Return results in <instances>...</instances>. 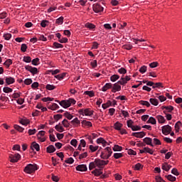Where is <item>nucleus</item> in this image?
Returning a JSON list of instances; mask_svg holds the SVG:
<instances>
[{"label":"nucleus","instance_id":"57","mask_svg":"<svg viewBox=\"0 0 182 182\" xmlns=\"http://www.w3.org/2000/svg\"><path fill=\"white\" fill-rule=\"evenodd\" d=\"M166 178L167 180H168L169 181H176V177L173 176L172 175H168L166 176Z\"/></svg>","mask_w":182,"mask_h":182},{"label":"nucleus","instance_id":"24","mask_svg":"<svg viewBox=\"0 0 182 182\" xmlns=\"http://www.w3.org/2000/svg\"><path fill=\"white\" fill-rule=\"evenodd\" d=\"M149 102L151 105H153V106H158L159 105V100L156 98H150Z\"/></svg>","mask_w":182,"mask_h":182},{"label":"nucleus","instance_id":"10","mask_svg":"<svg viewBox=\"0 0 182 182\" xmlns=\"http://www.w3.org/2000/svg\"><path fill=\"white\" fill-rule=\"evenodd\" d=\"M95 163L97 167H98V168H103V167L105 166L104 165V160H100L99 159H95Z\"/></svg>","mask_w":182,"mask_h":182},{"label":"nucleus","instance_id":"63","mask_svg":"<svg viewBox=\"0 0 182 182\" xmlns=\"http://www.w3.org/2000/svg\"><path fill=\"white\" fill-rule=\"evenodd\" d=\"M26 49H28V46L25 43L22 44L21 47V52H26Z\"/></svg>","mask_w":182,"mask_h":182},{"label":"nucleus","instance_id":"31","mask_svg":"<svg viewBox=\"0 0 182 182\" xmlns=\"http://www.w3.org/2000/svg\"><path fill=\"white\" fill-rule=\"evenodd\" d=\"M55 130H57V132H59V133H62L65 130L63 127H62V126H60L59 124L55 125Z\"/></svg>","mask_w":182,"mask_h":182},{"label":"nucleus","instance_id":"44","mask_svg":"<svg viewBox=\"0 0 182 182\" xmlns=\"http://www.w3.org/2000/svg\"><path fill=\"white\" fill-rule=\"evenodd\" d=\"M180 126H181V122L178 121L175 124V130L176 132H179Z\"/></svg>","mask_w":182,"mask_h":182},{"label":"nucleus","instance_id":"20","mask_svg":"<svg viewBox=\"0 0 182 182\" xmlns=\"http://www.w3.org/2000/svg\"><path fill=\"white\" fill-rule=\"evenodd\" d=\"M122 127H123V124L119 123V122H117L114 124V129H115V130H118L119 132Z\"/></svg>","mask_w":182,"mask_h":182},{"label":"nucleus","instance_id":"30","mask_svg":"<svg viewBox=\"0 0 182 182\" xmlns=\"http://www.w3.org/2000/svg\"><path fill=\"white\" fill-rule=\"evenodd\" d=\"M85 28H87L88 29H95L96 28V26L92 23H86L85 24Z\"/></svg>","mask_w":182,"mask_h":182},{"label":"nucleus","instance_id":"36","mask_svg":"<svg viewBox=\"0 0 182 182\" xmlns=\"http://www.w3.org/2000/svg\"><path fill=\"white\" fill-rule=\"evenodd\" d=\"M160 87H163V83L161 82H156L154 83V86H153V88L152 89H160Z\"/></svg>","mask_w":182,"mask_h":182},{"label":"nucleus","instance_id":"23","mask_svg":"<svg viewBox=\"0 0 182 182\" xmlns=\"http://www.w3.org/2000/svg\"><path fill=\"white\" fill-rule=\"evenodd\" d=\"M171 168V166L168 165V163H165L162 165V170H164L165 171H169Z\"/></svg>","mask_w":182,"mask_h":182},{"label":"nucleus","instance_id":"5","mask_svg":"<svg viewBox=\"0 0 182 182\" xmlns=\"http://www.w3.org/2000/svg\"><path fill=\"white\" fill-rule=\"evenodd\" d=\"M25 69L26 70H28V72H30L33 75H37L39 73V70H38V68L35 67H32L31 65H26Z\"/></svg>","mask_w":182,"mask_h":182},{"label":"nucleus","instance_id":"21","mask_svg":"<svg viewBox=\"0 0 182 182\" xmlns=\"http://www.w3.org/2000/svg\"><path fill=\"white\" fill-rule=\"evenodd\" d=\"M112 83H106L105 86L102 87V92H107L108 89H112Z\"/></svg>","mask_w":182,"mask_h":182},{"label":"nucleus","instance_id":"18","mask_svg":"<svg viewBox=\"0 0 182 182\" xmlns=\"http://www.w3.org/2000/svg\"><path fill=\"white\" fill-rule=\"evenodd\" d=\"M143 141L146 143L148 146H151L153 147V144L151 143L153 141V139L150 137H146L143 139Z\"/></svg>","mask_w":182,"mask_h":182},{"label":"nucleus","instance_id":"34","mask_svg":"<svg viewBox=\"0 0 182 182\" xmlns=\"http://www.w3.org/2000/svg\"><path fill=\"white\" fill-rule=\"evenodd\" d=\"M3 92L4 93H12V92H14V90H12V88H11L9 87H4L3 88Z\"/></svg>","mask_w":182,"mask_h":182},{"label":"nucleus","instance_id":"51","mask_svg":"<svg viewBox=\"0 0 182 182\" xmlns=\"http://www.w3.org/2000/svg\"><path fill=\"white\" fill-rule=\"evenodd\" d=\"M114 157L116 159H122V157H123V154H122V153H114Z\"/></svg>","mask_w":182,"mask_h":182},{"label":"nucleus","instance_id":"52","mask_svg":"<svg viewBox=\"0 0 182 182\" xmlns=\"http://www.w3.org/2000/svg\"><path fill=\"white\" fill-rule=\"evenodd\" d=\"M96 163L94 162H91L89 164V170H93V168H96Z\"/></svg>","mask_w":182,"mask_h":182},{"label":"nucleus","instance_id":"35","mask_svg":"<svg viewBox=\"0 0 182 182\" xmlns=\"http://www.w3.org/2000/svg\"><path fill=\"white\" fill-rule=\"evenodd\" d=\"M109 106H112V101L108 100V101L107 102V103L102 104V109H107V107H109Z\"/></svg>","mask_w":182,"mask_h":182},{"label":"nucleus","instance_id":"26","mask_svg":"<svg viewBox=\"0 0 182 182\" xmlns=\"http://www.w3.org/2000/svg\"><path fill=\"white\" fill-rule=\"evenodd\" d=\"M156 118L157 119L159 123L163 124L166 122V119L161 115H157Z\"/></svg>","mask_w":182,"mask_h":182},{"label":"nucleus","instance_id":"9","mask_svg":"<svg viewBox=\"0 0 182 182\" xmlns=\"http://www.w3.org/2000/svg\"><path fill=\"white\" fill-rule=\"evenodd\" d=\"M130 79V77H129L128 75H126L125 77H122L121 79L118 81V83H119V85H122V86H124V85H126V83H127V82H129Z\"/></svg>","mask_w":182,"mask_h":182},{"label":"nucleus","instance_id":"46","mask_svg":"<svg viewBox=\"0 0 182 182\" xmlns=\"http://www.w3.org/2000/svg\"><path fill=\"white\" fill-rule=\"evenodd\" d=\"M140 73H146L147 72V66L143 65L139 69Z\"/></svg>","mask_w":182,"mask_h":182},{"label":"nucleus","instance_id":"48","mask_svg":"<svg viewBox=\"0 0 182 182\" xmlns=\"http://www.w3.org/2000/svg\"><path fill=\"white\" fill-rule=\"evenodd\" d=\"M89 149L91 150L92 153H94V151H96L97 149H99V146H94L93 145H90Z\"/></svg>","mask_w":182,"mask_h":182},{"label":"nucleus","instance_id":"22","mask_svg":"<svg viewBox=\"0 0 182 182\" xmlns=\"http://www.w3.org/2000/svg\"><path fill=\"white\" fill-rule=\"evenodd\" d=\"M85 116H93V111L90 110V108L84 109Z\"/></svg>","mask_w":182,"mask_h":182},{"label":"nucleus","instance_id":"61","mask_svg":"<svg viewBox=\"0 0 182 182\" xmlns=\"http://www.w3.org/2000/svg\"><path fill=\"white\" fill-rule=\"evenodd\" d=\"M82 124H85V126H88L89 127H92V122L86 121V120H83L82 122Z\"/></svg>","mask_w":182,"mask_h":182},{"label":"nucleus","instance_id":"40","mask_svg":"<svg viewBox=\"0 0 182 182\" xmlns=\"http://www.w3.org/2000/svg\"><path fill=\"white\" fill-rule=\"evenodd\" d=\"M23 60L26 62V63H31L32 58L30 56H24Z\"/></svg>","mask_w":182,"mask_h":182},{"label":"nucleus","instance_id":"38","mask_svg":"<svg viewBox=\"0 0 182 182\" xmlns=\"http://www.w3.org/2000/svg\"><path fill=\"white\" fill-rule=\"evenodd\" d=\"M46 89L47 90H54V89H56V87L55 85H53L48 84L46 86Z\"/></svg>","mask_w":182,"mask_h":182},{"label":"nucleus","instance_id":"6","mask_svg":"<svg viewBox=\"0 0 182 182\" xmlns=\"http://www.w3.org/2000/svg\"><path fill=\"white\" fill-rule=\"evenodd\" d=\"M162 133L165 136L171 133V127L170 125H165L162 127Z\"/></svg>","mask_w":182,"mask_h":182},{"label":"nucleus","instance_id":"4","mask_svg":"<svg viewBox=\"0 0 182 182\" xmlns=\"http://www.w3.org/2000/svg\"><path fill=\"white\" fill-rule=\"evenodd\" d=\"M9 159L11 163H18L19 161V159H21V154H10Z\"/></svg>","mask_w":182,"mask_h":182},{"label":"nucleus","instance_id":"53","mask_svg":"<svg viewBox=\"0 0 182 182\" xmlns=\"http://www.w3.org/2000/svg\"><path fill=\"white\" fill-rule=\"evenodd\" d=\"M141 105H142V106H146V107H150V102H149L148 101H144L141 100L140 101Z\"/></svg>","mask_w":182,"mask_h":182},{"label":"nucleus","instance_id":"16","mask_svg":"<svg viewBox=\"0 0 182 182\" xmlns=\"http://www.w3.org/2000/svg\"><path fill=\"white\" fill-rule=\"evenodd\" d=\"M5 80L6 85H12L15 83V78L12 77H5Z\"/></svg>","mask_w":182,"mask_h":182},{"label":"nucleus","instance_id":"8","mask_svg":"<svg viewBox=\"0 0 182 182\" xmlns=\"http://www.w3.org/2000/svg\"><path fill=\"white\" fill-rule=\"evenodd\" d=\"M122 90V86H120V82H117L113 85L112 92V93H116V92H120Z\"/></svg>","mask_w":182,"mask_h":182},{"label":"nucleus","instance_id":"28","mask_svg":"<svg viewBox=\"0 0 182 182\" xmlns=\"http://www.w3.org/2000/svg\"><path fill=\"white\" fill-rule=\"evenodd\" d=\"M92 173L94 174V176L99 177V176H102V174H103V172L100 171V169H95L92 171Z\"/></svg>","mask_w":182,"mask_h":182},{"label":"nucleus","instance_id":"11","mask_svg":"<svg viewBox=\"0 0 182 182\" xmlns=\"http://www.w3.org/2000/svg\"><path fill=\"white\" fill-rule=\"evenodd\" d=\"M70 123L73 124V127H79L80 126V120L77 117L73 119Z\"/></svg>","mask_w":182,"mask_h":182},{"label":"nucleus","instance_id":"17","mask_svg":"<svg viewBox=\"0 0 182 182\" xmlns=\"http://www.w3.org/2000/svg\"><path fill=\"white\" fill-rule=\"evenodd\" d=\"M31 150H36V151H39L41 150V146L36 142H33L31 146Z\"/></svg>","mask_w":182,"mask_h":182},{"label":"nucleus","instance_id":"39","mask_svg":"<svg viewBox=\"0 0 182 182\" xmlns=\"http://www.w3.org/2000/svg\"><path fill=\"white\" fill-rule=\"evenodd\" d=\"M64 116L68 119V120H72L73 119V115L70 114V113L65 112L64 113Z\"/></svg>","mask_w":182,"mask_h":182},{"label":"nucleus","instance_id":"55","mask_svg":"<svg viewBox=\"0 0 182 182\" xmlns=\"http://www.w3.org/2000/svg\"><path fill=\"white\" fill-rule=\"evenodd\" d=\"M20 123L23 124V126H28L29 124V120L28 119H21L20 121Z\"/></svg>","mask_w":182,"mask_h":182},{"label":"nucleus","instance_id":"50","mask_svg":"<svg viewBox=\"0 0 182 182\" xmlns=\"http://www.w3.org/2000/svg\"><path fill=\"white\" fill-rule=\"evenodd\" d=\"M75 160L72 157L68 158L67 160L65 161V163H67V164H73Z\"/></svg>","mask_w":182,"mask_h":182},{"label":"nucleus","instance_id":"64","mask_svg":"<svg viewBox=\"0 0 182 182\" xmlns=\"http://www.w3.org/2000/svg\"><path fill=\"white\" fill-rule=\"evenodd\" d=\"M24 83L25 85H26L27 86H28L29 85H31L32 83V79L31 78H27L24 80Z\"/></svg>","mask_w":182,"mask_h":182},{"label":"nucleus","instance_id":"3","mask_svg":"<svg viewBox=\"0 0 182 182\" xmlns=\"http://www.w3.org/2000/svg\"><path fill=\"white\" fill-rule=\"evenodd\" d=\"M36 170H38V165L32 164H28L24 168V171L25 173H27V174H31V173H35Z\"/></svg>","mask_w":182,"mask_h":182},{"label":"nucleus","instance_id":"47","mask_svg":"<svg viewBox=\"0 0 182 182\" xmlns=\"http://www.w3.org/2000/svg\"><path fill=\"white\" fill-rule=\"evenodd\" d=\"M118 73L121 75H126V73H127V70L124 68H121L118 70Z\"/></svg>","mask_w":182,"mask_h":182},{"label":"nucleus","instance_id":"19","mask_svg":"<svg viewBox=\"0 0 182 182\" xmlns=\"http://www.w3.org/2000/svg\"><path fill=\"white\" fill-rule=\"evenodd\" d=\"M47 153H55V151H56V148H55V146L53 145H49L47 148Z\"/></svg>","mask_w":182,"mask_h":182},{"label":"nucleus","instance_id":"33","mask_svg":"<svg viewBox=\"0 0 182 182\" xmlns=\"http://www.w3.org/2000/svg\"><path fill=\"white\" fill-rule=\"evenodd\" d=\"M62 124L64 126V127H70V122L66 119L62 121Z\"/></svg>","mask_w":182,"mask_h":182},{"label":"nucleus","instance_id":"43","mask_svg":"<svg viewBox=\"0 0 182 182\" xmlns=\"http://www.w3.org/2000/svg\"><path fill=\"white\" fill-rule=\"evenodd\" d=\"M84 95H87V96H90V97H93L95 96V92H93V91H85L84 92Z\"/></svg>","mask_w":182,"mask_h":182},{"label":"nucleus","instance_id":"49","mask_svg":"<svg viewBox=\"0 0 182 182\" xmlns=\"http://www.w3.org/2000/svg\"><path fill=\"white\" fill-rule=\"evenodd\" d=\"M48 23H49V21L47 20H43L41 23V26H42V28H46Z\"/></svg>","mask_w":182,"mask_h":182},{"label":"nucleus","instance_id":"56","mask_svg":"<svg viewBox=\"0 0 182 182\" xmlns=\"http://www.w3.org/2000/svg\"><path fill=\"white\" fill-rule=\"evenodd\" d=\"M4 38L6 41H9L12 38V34L8 33L4 35Z\"/></svg>","mask_w":182,"mask_h":182},{"label":"nucleus","instance_id":"12","mask_svg":"<svg viewBox=\"0 0 182 182\" xmlns=\"http://www.w3.org/2000/svg\"><path fill=\"white\" fill-rule=\"evenodd\" d=\"M75 168L77 171H87V166L85 164L78 165Z\"/></svg>","mask_w":182,"mask_h":182},{"label":"nucleus","instance_id":"37","mask_svg":"<svg viewBox=\"0 0 182 182\" xmlns=\"http://www.w3.org/2000/svg\"><path fill=\"white\" fill-rule=\"evenodd\" d=\"M127 127H129V129H133V127H134V125H133L134 124V122L132 119H129L127 122Z\"/></svg>","mask_w":182,"mask_h":182},{"label":"nucleus","instance_id":"41","mask_svg":"<svg viewBox=\"0 0 182 182\" xmlns=\"http://www.w3.org/2000/svg\"><path fill=\"white\" fill-rule=\"evenodd\" d=\"M63 19H65L63 16L57 18L55 21V23H57L58 25H62V23H63Z\"/></svg>","mask_w":182,"mask_h":182},{"label":"nucleus","instance_id":"15","mask_svg":"<svg viewBox=\"0 0 182 182\" xmlns=\"http://www.w3.org/2000/svg\"><path fill=\"white\" fill-rule=\"evenodd\" d=\"M165 109V110H164ZM162 110H164V112H167L168 113H171V112H173V110H174V107L171 106V105H169V106H164V107H162Z\"/></svg>","mask_w":182,"mask_h":182},{"label":"nucleus","instance_id":"13","mask_svg":"<svg viewBox=\"0 0 182 182\" xmlns=\"http://www.w3.org/2000/svg\"><path fill=\"white\" fill-rule=\"evenodd\" d=\"M139 153L141 154H143V153H149V154H153V153H154V151H153V150H151V149H150L149 147H144V149L139 150Z\"/></svg>","mask_w":182,"mask_h":182},{"label":"nucleus","instance_id":"14","mask_svg":"<svg viewBox=\"0 0 182 182\" xmlns=\"http://www.w3.org/2000/svg\"><path fill=\"white\" fill-rule=\"evenodd\" d=\"M132 136H134V137H139L140 139H141L144 137V136H146V132H133L132 134Z\"/></svg>","mask_w":182,"mask_h":182},{"label":"nucleus","instance_id":"45","mask_svg":"<svg viewBox=\"0 0 182 182\" xmlns=\"http://www.w3.org/2000/svg\"><path fill=\"white\" fill-rule=\"evenodd\" d=\"M147 123H151V124H156V123H157V122L156 121L154 117H149Z\"/></svg>","mask_w":182,"mask_h":182},{"label":"nucleus","instance_id":"62","mask_svg":"<svg viewBox=\"0 0 182 182\" xmlns=\"http://www.w3.org/2000/svg\"><path fill=\"white\" fill-rule=\"evenodd\" d=\"M51 110H56V109H59V105L56 103H53L51 107H50Z\"/></svg>","mask_w":182,"mask_h":182},{"label":"nucleus","instance_id":"2","mask_svg":"<svg viewBox=\"0 0 182 182\" xmlns=\"http://www.w3.org/2000/svg\"><path fill=\"white\" fill-rule=\"evenodd\" d=\"M113 154V151H112V148L107 146L104 149V151L101 153L100 157L103 160H107L110 156Z\"/></svg>","mask_w":182,"mask_h":182},{"label":"nucleus","instance_id":"60","mask_svg":"<svg viewBox=\"0 0 182 182\" xmlns=\"http://www.w3.org/2000/svg\"><path fill=\"white\" fill-rule=\"evenodd\" d=\"M53 117H54L55 120L56 122H58V120H60V119H62L63 115L60 114H55V115L53 116Z\"/></svg>","mask_w":182,"mask_h":182},{"label":"nucleus","instance_id":"32","mask_svg":"<svg viewBox=\"0 0 182 182\" xmlns=\"http://www.w3.org/2000/svg\"><path fill=\"white\" fill-rule=\"evenodd\" d=\"M112 150L114 151H122L123 150V148L121 146H119L117 144H115L114 147L112 148Z\"/></svg>","mask_w":182,"mask_h":182},{"label":"nucleus","instance_id":"42","mask_svg":"<svg viewBox=\"0 0 182 182\" xmlns=\"http://www.w3.org/2000/svg\"><path fill=\"white\" fill-rule=\"evenodd\" d=\"M31 63H32V65H33V66H38V65L39 64V58H34L31 61Z\"/></svg>","mask_w":182,"mask_h":182},{"label":"nucleus","instance_id":"29","mask_svg":"<svg viewBox=\"0 0 182 182\" xmlns=\"http://www.w3.org/2000/svg\"><path fill=\"white\" fill-rule=\"evenodd\" d=\"M120 79V76L119 75H113L110 77L111 82H116V80H119Z\"/></svg>","mask_w":182,"mask_h":182},{"label":"nucleus","instance_id":"54","mask_svg":"<svg viewBox=\"0 0 182 182\" xmlns=\"http://www.w3.org/2000/svg\"><path fill=\"white\" fill-rule=\"evenodd\" d=\"M4 65H5V66H7L8 68H9V66H11V65H12V60L11 59H8L5 61V63H4Z\"/></svg>","mask_w":182,"mask_h":182},{"label":"nucleus","instance_id":"1","mask_svg":"<svg viewBox=\"0 0 182 182\" xmlns=\"http://www.w3.org/2000/svg\"><path fill=\"white\" fill-rule=\"evenodd\" d=\"M59 102V105H61L64 109H68L72 105H76V100L73 98H69L68 100H62L61 102L57 101Z\"/></svg>","mask_w":182,"mask_h":182},{"label":"nucleus","instance_id":"27","mask_svg":"<svg viewBox=\"0 0 182 182\" xmlns=\"http://www.w3.org/2000/svg\"><path fill=\"white\" fill-rule=\"evenodd\" d=\"M53 48H55V49H62L63 48V45L58 42H54L53 44Z\"/></svg>","mask_w":182,"mask_h":182},{"label":"nucleus","instance_id":"25","mask_svg":"<svg viewBox=\"0 0 182 182\" xmlns=\"http://www.w3.org/2000/svg\"><path fill=\"white\" fill-rule=\"evenodd\" d=\"M66 75H67L66 73H63L62 74H58V75H55V79H58V80H63V79L65 78Z\"/></svg>","mask_w":182,"mask_h":182},{"label":"nucleus","instance_id":"7","mask_svg":"<svg viewBox=\"0 0 182 182\" xmlns=\"http://www.w3.org/2000/svg\"><path fill=\"white\" fill-rule=\"evenodd\" d=\"M92 9L94 12H95L96 14H99V12H102L103 6H102L99 4H95L92 5Z\"/></svg>","mask_w":182,"mask_h":182},{"label":"nucleus","instance_id":"58","mask_svg":"<svg viewBox=\"0 0 182 182\" xmlns=\"http://www.w3.org/2000/svg\"><path fill=\"white\" fill-rule=\"evenodd\" d=\"M141 168H143V165H141V164L140 163H138L136 164H135L134 166V169L135 170H141Z\"/></svg>","mask_w":182,"mask_h":182},{"label":"nucleus","instance_id":"59","mask_svg":"<svg viewBox=\"0 0 182 182\" xmlns=\"http://www.w3.org/2000/svg\"><path fill=\"white\" fill-rule=\"evenodd\" d=\"M14 129L20 132H23V130H25L23 128H22V127L18 125H14Z\"/></svg>","mask_w":182,"mask_h":182}]
</instances>
